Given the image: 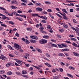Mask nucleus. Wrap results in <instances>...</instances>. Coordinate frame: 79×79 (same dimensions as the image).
I'll list each match as a JSON object with an SVG mask.
<instances>
[{"label": "nucleus", "instance_id": "nucleus-1", "mask_svg": "<svg viewBox=\"0 0 79 79\" xmlns=\"http://www.w3.org/2000/svg\"><path fill=\"white\" fill-rule=\"evenodd\" d=\"M47 40L45 39H42L40 41V43L41 44H46V43H47Z\"/></svg>", "mask_w": 79, "mask_h": 79}, {"label": "nucleus", "instance_id": "nucleus-2", "mask_svg": "<svg viewBox=\"0 0 79 79\" xmlns=\"http://www.w3.org/2000/svg\"><path fill=\"white\" fill-rule=\"evenodd\" d=\"M14 47H15V48L17 49V50H19V49H20V48H21V46L16 44H14Z\"/></svg>", "mask_w": 79, "mask_h": 79}, {"label": "nucleus", "instance_id": "nucleus-3", "mask_svg": "<svg viewBox=\"0 0 79 79\" xmlns=\"http://www.w3.org/2000/svg\"><path fill=\"white\" fill-rule=\"evenodd\" d=\"M0 59L2 60H6V57H5L3 55H1V56Z\"/></svg>", "mask_w": 79, "mask_h": 79}, {"label": "nucleus", "instance_id": "nucleus-4", "mask_svg": "<svg viewBox=\"0 0 79 79\" xmlns=\"http://www.w3.org/2000/svg\"><path fill=\"white\" fill-rule=\"evenodd\" d=\"M12 4H16V5H18V2L16 0H14L11 2Z\"/></svg>", "mask_w": 79, "mask_h": 79}, {"label": "nucleus", "instance_id": "nucleus-5", "mask_svg": "<svg viewBox=\"0 0 79 79\" xmlns=\"http://www.w3.org/2000/svg\"><path fill=\"white\" fill-rule=\"evenodd\" d=\"M30 38L33 39H35L36 40H38V37L35 36H31Z\"/></svg>", "mask_w": 79, "mask_h": 79}, {"label": "nucleus", "instance_id": "nucleus-6", "mask_svg": "<svg viewBox=\"0 0 79 79\" xmlns=\"http://www.w3.org/2000/svg\"><path fill=\"white\" fill-rule=\"evenodd\" d=\"M32 16H38V17H39L40 18H41V17L38 15V14H32Z\"/></svg>", "mask_w": 79, "mask_h": 79}, {"label": "nucleus", "instance_id": "nucleus-7", "mask_svg": "<svg viewBox=\"0 0 79 79\" xmlns=\"http://www.w3.org/2000/svg\"><path fill=\"white\" fill-rule=\"evenodd\" d=\"M36 10L37 11H42L43 10V9L42 8L40 7L37 8Z\"/></svg>", "mask_w": 79, "mask_h": 79}, {"label": "nucleus", "instance_id": "nucleus-8", "mask_svg": "<svg viewBox=\"0 0 79 79\" xmlns=\"http://www.w3.org/2000/svg\"><path fill=\"white\" fill-rule=\"evenodd\" d=\"M17 62H18L19 64H20V65H22L23 64V62L21 61L20 60H18L17 61Z\"/></svg>", "mask_w": 79, "mask_h": 79}, {"label": "nucleus", "instance_id": "nucleus-9", "mask_svg": "<svg viewBox=\"0 0 79 79\" xmlns=\"http://www.w3.org/2000/svg\"><path fill=\"white\" fill-rule=\"evenodd\" d=\"M43 38H44V39H47L49 38V36H47V35H44L43 36Z\"/></svg>", "mask_w": 79, "mask_h": 79}, {"label": "nucleus", "instance_id": "nucleus-10", "mask_svg": "<svg viewBox=\"0 0 79 79\" xmlns=\"http://www.w3.org/2000/svg\"><path fill=\"white\" fill-rule=\"evenodd\" d=\"M73 53L75 56H79V54L78 53H77L75 52H73Z\"/></svg>", "mask_w": 79, "mask_h": 79}, {"label": "nucleus", "instance_id": "nucleus-11", "mask_svg": "<svg viewBox=\"0 0 79 79\" xmlns=\"http://www.w3.org/2000/svg\"><path fill=\"white\" fill-rule=\"evenodd\" d=\"M36 49L38 52H39L40 53H42V50H41L39 48H36Z\"/></svg>", "mask_w": 79, "mask_h": 79}, {"label": "nucleus", "instance_id": "nucleus-12", "mask_svg": "<svg viewBox=\"0 0 79 79\" xmlns=\"http://www.w3.org/2000/svg\"><path fill=\"white\" fill-rule=\"evenodd\" d=\"M12 74H13V72H8L7 73V75H11Z\"/></svg>", "mask_w": 79, "mask_h": 79}, {"label": "nucleus", "instance_id": "nucleus-13", "mask_svg": "<svg viewBox=\"0 0 79 79\" xmlns=\"http://www.w3.org/2000/svg\"><path fill=\"white\" fill-rule=\"evenodd\" d=\"M10 8H12V9H16L17 8V7L15 6H11Z\"/></svg>", "mask_w": 79, "mask_h": 79}, {"label": "nucleus", "instance_id": "nucleus-14", "mask_svg": "<svg viewBox=\"0 0 79 79\" xmlns=\"http://www.w3.org/2000/svg\"><path fill=\"white\" fill-rule=\"evenodd\" d=\"M40 18H42L43 19H47V18L46 16H42L41 17H40Z\"/></svg>", "mask_w": 79, "mask_h": 79}, {"label": "nucleus", "instance_id": "nucleus-15", "mask_svg": "<svg viewBox=\"0 0 79 79\" xmlns=\"http://www.w3.org/2000/svg\"><path fill=\"white\" fill-rule=\"evenodd\" d=\"M45 64L46 65V66H48L49 67V68H50L51 67V65H50L48 63H45Z\"/></svg>", "mask_w": 79, "mask_h": 79}, {"label": "nucleus", "instance_id": "nucleus-16", "mask_svg": "<svg viewBox=\"0 0 79 79\" xmlns=\"http://www.w3.org/2000/svg\"><path fill=\"white\" fill-rule=\"evenodd\" d=\"M22 74H27V72L25 71H23L22 72Z\"/></svg>", "mask_w": 79, "mask_h": 79}, {"label": "nucleus", "instance_id": "nucleus-17", "mask_svg": "<svg viewBox=\"0 0 79 79\" xmlns=\"http://www.w3.org/2000/svg\"><path fill=\"white\" fill-rule=\"evenodd\" d=\"M63 18L64 19H68V18L66 17L65 15H64V16H63Z\"/></svg>", "mask_w": 79, "mask_h": 79}, {"label": "nucleus", "instance_id": "nucleus-18", "mask_svg": "<svg viewBox=\"0 0 79 79\" xmlns=\"http://www.w3.org/2000/svg\"><path fill=\"white\" fill-rule=\"evenodd\" d=\"M62 10L63 11V12H64V13H67V14H68V12H67L66 10L65 9H62Z\"/></svg>", "mask_w": 79, "mask_h": 79}, {"label": "nucleus", "instance_id": "nucleus-19", "mask_svg": "<svg viewBox=\"0 0 79 79\" xmlns=\"http://www.w3.org/2000/svg\"><path fill=\"white\" fill-rule=\"evenodd\" d=\"M73 45V46H74L75 47H77V44H75V43L73 42L72 44Z\"/></svg>", "mask_w": 79, "mask_h": 79}, {"label": "nucleus", "instance_id": "nucleus-20", "mask_svg": "<svg viewBox=\"0 0 79 79\" xmlns=\"http://www.w3.org/2000/svg\"><path fill=\"white\" fill-rule=\"evenodd\" d=\"M9 24H12V25L15 24V23H13V22L11 21H9Z\"/></svg>", "mask_w": 79, "mask_h": 79}, {"label": "nucleus", "instance_id": "nucleus-21", "mask_svg": "<svg viewBox=\"0 0 79 79\" xmlns=\"http://www.w3.org/2000/svg\"><path fill=\"white\" fill-rule=\"evenodd\" d=\"M53 79H59V77L58 76H55L53 77Z\"/></svg>", "mask_w": 79, "mask_h": 79}, {"label": "nucleus", "instance_id": "nucleus-22", "mask_svg": "<svg viewBox=\"0 0 79 79\" xmlns=\"http://www.w3.org/2000/svg\"><path fill=\"white\" fill-rule=\"evenodd\" d=\"M26 43L27 44H29V43H30V42H29V40H27V39H26Z\"/></svg>", "mask_w": 79, "mask_h": 79}, {"label": "nucleus", "instance_id": "nucleus-23", "mask_svg": "<svg viewBox=\"0 0 79 79\" xmlns=\"http://www.w3.org/2000/svg\"><path fill=\"white\" fill-rule=\"evenodd\" d=\"M3 16V17L2 18V19H6V16L4 15V16Z\"/></svg>", "mask_w": 79, "mask_h": 79}, {"label": "nucleus", "instance_id": "nucleus-24", "mask_svg": "<svg viewBox=\"0 0 79 79\" xmlns=\"http://www.w3.org/2000/svg\"><path fill=\"white\" fill-rule=\"evenodd\" d=\"M5 73V71L3 70H1L0 71V74H3Z\"/></svg>", "mask_w": 79, "mask_h": 79}, {"label": "nucleus", "instance_id": "nucleus-25", "mask_svg": "<svg viewBox=\"0 0 79 79\" xmlns=\"http://www.w3.org/2000/svg\"><path fill=\"white\" fill-rule=\"evenodd\" d=\"M45 3H46V4H50L51 3L50 2H47V1L45 2Z\"/></svg>", "mask_w": 79, "mask_h": 79}, {"label": "nucleus", "instance_id": "nucleus-26", "mask_svg": "<svg viewBox=\"0 0 79 79\" xmlns=\"http://www.w3.org/2000/svg\"><path fill=\"white\" fill-rule=\"evenodd\" d=\"M36 6H40L41 5V4L40 3H36L35 4Z\"/></svg>", "mask_w": 79, "mask_h": 79}, {"label": "nucleus", "instance_id": "nucleus-27", "mask_svg": "<svg viewBox=\"0 0 79 79\" xmlns=\"http://www.w3.org/2000/svg\"><path fill=\"white\" fill-rule=\"evenodd\" d=\"M67 75L69 76V77H73V75L70 74H67Z\"/></svg>", "mask_w": 79, "mask_h": 79}, {"label": "nucleus", "instance_id": "nucleus-28", "mask_svg": "<svg viewBox=\"0 0 79 79\" xmlns=\"http://www.w3.org/2000/svg\"><path fill=\"white\" fill-rule=\"evenodd\" d=\"M47 26H48L47 27V28H48V29H52V28L50 27L51 26L49 25H47Z\"/></svg>", "mask_w": 79, "mask_h": 79}, {"label": "nucleus", "instance_id": "nucleus-29", "mask_svg": "<svg viewBox=\"0 0 79 79\" xmlns=\"http://www.w3.org/2000/svg\"><path fill=\"white\" fill-rule=\"evenodd\" d=\"M0 9H1V10H6L4 8L2 7H0Z\"/></svg>", "mask_w": 79, "mask_h": 79}, {"label": "nucleus", "instance_id": "nucleus-30", "mask_svg": "<svg viewBox=\"0 0 79 79\" xmlns=\"http://www.w3.org/2000/svg\"><path fill=\"white\" fill-rule=\"evenodd\" d=\"M60 64L61 66H64V65H65V64L63 62H61L60 63Z\"/></svg>", "mask_w": 79, "mask_h": 79}, {"label": "nucleus", "instance_id": "nucleus-31", "mask_svg": "<svg viewBox=\"0 0 79 79\" xmlns=\"http://www.w3.org/2000/svg\"><path fill=\"white\" fill-rule=\"evenodd\" d=\"M27 30L28 31H31L32 30V28H27Z\"/></svg>", "mask_w": 79, "mask_h": 79}, {"label": "nucleus", "instance_id": "nucleus-32", "mask_svg": "<svg viewBox=\"0 0 79 79\" xmlns=\"http://www.w3.org/2000/svg\"><path fill=\"white\" fill-rule=\"evenodd\" d=\"M71 39L72 40H73V41H76V40H76V39L74 38H71Z\"/></svg>", "mask_w": 79, "mask_h": 79}, {"label": "nucleus", "instance_id": "nucleus-33", "mask_svg": "<svg viewBox=\"0 0 79 79\" xmlns=\"http://www.w3.org/2000/svg\"><path fill=\"white\" fill-rule=\"evenodd\" d=\"M8 15L10 16H13V13H12L11 14H8Z\"/></svg>", "mask_w": 79, "mask_h": 79}, {"label": "nucleus", "instance_id": "nucleus-34", "mask_svg": "<svg viewBox=\"0 0 79 79\" xmlns=\"http://www.w3.org/2000/svg\"><path fill=\"white\" fill-rule=\"evenodd\" d=\"M23 26H27V25L26 24V22H24L23 24Z\"/></svg>", "mask_w": 79, "mask_h": 79}, {"label": "nucleus", "instance_id": "nucleus-35", "mask_svg": "<svg viewBox=\"0 0 79 79\" xmlns=\"http://www.w3.org/2000/svg\"><path fill=\"white\" fill-rule=\"evenodd\" d=\"M59 31L60 32H63L64 31V30H63V29H60L59 30Z\"/></svg>", "mask_w": 79, "mask_h": 79}, {"label": "nucleus", "instance_id": "nucleus-36", "mask_svg": "<svg viewBox=\"0 0 79 79\" xmlns=\"http://www.w3.org/2000/svg\"><path fill=\"white\" fill-rule=\"evenodd\" d=\"M74 11V10L73 9H70V12H73Z\"/></svg>", "mask_w": 79, "mask_h": 79}, {"label": "nucleus", "instance_id": "nucleus-37", "mask_svg": "<svg viewBox=\"0 0 79 79\" xmlns=\"http://www.w3.org/2000/svg\"><path fill=\"white\" fill-rule=\"evenodd\" d=\"M6 65L7 67H9V66H10V64L9 63H8L6 64Z\"/></svg>", "mask_w": 79, "mask_h": 79}, {"label": "nucleus", "instance_id": "nucleus-38", "mask_svg": "<svg viewBox=\"0 0 79 79\" xmlns=\"http://www.w3.org/2000/svg\"><path fill=\"white\" fill-rule=\"evenodd\" d=\"M49 16H50V17H51V18L52 19H54V17H53V16H52V15H51V14H49Z\"/></svg>", "mask_w": 79, "mask_h": 79}, {"label": "nucleus", "instance_id": "nucleus-39", "mask_svg": "<svg viewBox=\"0 0 79 79\" xmlns=\"http://www.w3.org/2000/svg\"><path fill=\"white\" fill-rule=\"evenodd\" d=\"M59 70L60 71V72H63V69L61 68H59Z\"/></svg>", "mask_w": 79, "mask_h": 79}, {"label": "nucleus", "instance_id": "nucleus-40", "mask_svg": "<svg viewBox=\"0 0 79 79\" xmlns=\"http://www.w3.org/2000/svg\"><path fill=\"white\" fill-rule=\"evenodd\" d=\"M42 22L44 23H46V21L45 20H42L41 21Z\"/></svg>", "mask_w": 79, "mask_h": 79}, {"label": "nucleus", "instance_id": "nucleus-41", "mask_svg": "<svg viewBox=\"0 0 79 79\" xmlns=\"http://www.w3.org/2000/svg\"><path fill=\"white\" fill-rule=\"evenodd\" d=\"M33 66H34V67H35V68H36V69H40V68H39V67H37L34 65H33Z\"/></svg>", "mask_w": 79, "mask_h": 79}, {"label": "nucleus", "instance_id": "nucleus-42", "mask_svg": "<svg viewBox=\"0 0 79 79\" xmlns=\"http://www.w3.org/2000/svg\"><path fill=\"white\" fill-rule=\"evenodd\" d=\"M69 68L70 69H73V70L75 69H74V67H69Z\"/></svg>", "mask_w": 79, "mask_h": 79}, {"label": "nucleus", "instance_id": "nucleus-43", "mask_svg": "<svg viewBox=\"0 0 79 79\" xmlns=\"http://www.w3.org/2000/svg\"><path fill=\"white\" fill-rule=\"evenodd\" d=\"M67 2H76V1H67Z\"/></svg>", "mask_w": 79, "mask_h": 79}, {"label": "nucleus", "instance_id": "nucleus-44", "mask_svg": "<svg viewBox=\"0 0 79 79\" xmlns=\"http://www.w3.org/2000/svg\"><path fill=\"white\" fill-rule=\"evenodd\" d=\"M9 55L10 56V57H13L14 56L13 55H11V54H9Z\"/></svg>", "mask_w": 79, "mask_h": 79}, {"label": "nucleus", "instance_id": "nucleus-45", "mask_svg": "<svg viewBox=\"0 0 79 79\" xmlns=\"http://www.w3.org/2000/svg\"><path fill=\"white\" fill-rule=\"evenodd\" d=\"M15 35L17 37H19V34H18V33H16L15 34Z\"/></svg>", "mask_w": 79, "mask_h": 79}, {"label": "nucleus", "instance_id": "nucleus-46", "mask_svg": "<svg viewBox=\"0 0 79 79\" xmlns=\"http://www.w3.org/2000/svg\"><path fill=\"white\" fill-rule=\"evenodd\" d=\"M17 13H23V11L20 10H19L17 11Z\"/></svg>", "mask_w": 79, "mask_h": 79}, {"label": "nucleus", "instance_id": "nucleus-47", "mask_svg": "<svg viewBox=\"0 0 79 79\" xmlns=\"http://www.w3.org/2000/svg\"><path fill=\"white\" fill-rule=\"evenodd\" d=\"M22 76L24 77H28V76L26 75H22Z\"/></svg>", "mask_w": 79, "mask_h": 79}, {"label": "nucleus", "instance_id": "nucleus-48", "mask_svg": "<svg viewBox=\"0 0 79 79\" xmlns=\"http://www.w3.org/2000/svg\"><path fill=\"white\" fill-rule=\"evenodd\" d=\"M47 11H48V12H52V10L50 9H49L47 10Z\"/></svg>", "mask_w": 79, "mask_h": 79}, {"label": "nucleus", "instance_id": "nucleus-49", "mask_svg": "<svg viewBox=\"0 0 79 79\" xmlns=\"http://www.w3.org/2000/svg\"><path fill=\"white\" fill-rule=\"evenodd\" d=\"M69 37H74V35H69Z\"/></svg>", "mask_w": 79, "mask_h": 79}, {"label": "nucleus", "instance_id": "nucleus-50", "mask_svg": "<svg viewBox=\"0 0 79 79\" xmlns=\"http://www.w3.org/2000/svg\"><path fill=\"white\" fill-rule=\"evenodd\" d=\"M52 46L53 47H56V44H52Z\"/></svg>", "mask_w": 79, "mask_h": 79}, {"label": "nucleus", "instance_id": "nucleus-51", "mask_svg": "<svg viewBox=\"0 0 79 79\" xmlns=\"http://www.w3.org/2000/svg\"><path fill=\"white\" fill-rule=\"evenodd\" d=\"M63 53H59V54H58L59 56H63Z\"/></svg>", "mask_w": 79, "mask_h": 79}, {"label": "nucleus", "instance_id": "nucleus-52", "mask_svg": "<svg viewBox=\"0 0 79 79\" xmlns=\"http://www.w3.org/2000/svg\"><path fill=\"white\" fill-rule=\"evenodd\" d=\"M58 45L59 47H60V48H62L61 44H58Z\"/></svg>", "mask_w": 79, "mask_h": 79}, {"label": "nucleus", "instance_id": "nucleus-53", "mask_svg": "<svg viewBox=\"0 0 79 79\" xmlns=\"http://www.w3.org/2000/svg\"><path fill=\"white\" fill-rule=\"evenodd\" d=\"M40 29L41 30H44V27H42V26L41 27H40Z\"/></svg>", "mask_w": 79, "mask_h": 79}, {"label": "nucleus", "instance_id": "nucleus-54", "mask_svg": "<svg viewBox=\"0 0 79 79\" xmlns=\"http://www.w3.org/2000/svg\"><path fill=\"white\" fill-rule=\"evenodd\" d=\"M1 26H3V27H6V25L5 24H1Z\"/></svg>", "mask_w": 79, "mask_h": 79}, {"label": "nucleus", "instance_id": "nucleus-55", "mask_svg": "<svg viewBox=\"0 0 79 79\" xmlns=\"http://www.w3.org/2000/svg\"><path fill=\"white\" fill-rule=\"evenodd\" d=\"M65 42H66L67 43H69V44H71V43L69 41H65Z\"/></svg>", "mask_w": 79, "mask_h": 79}, {"label": "nucleus", "instance_id": "nucleus-56", "mask_svg": "<svg viewBox=\"0 0 79 79\" xmlns=\"http://www.w3.org/2000/svg\"><path fill=\"white\" fill-rule=\"evenodd\" d=\"M71 28L72 29H73V30H74V31H76V29H75V28H74V27H71Z\"/></svg>", "mask_w": 79, "mask_h": 79}, {"label": "nucleus", "instance_id": "nucleus-57", "mask_svg": "<svg viewBox=\"0 0 79 79\" xmlns=\"http://www.w3.org/2000/svg\"><path fill=\"white\" fill-rule=\"evenodd\" d=\"M65 49V52H69V49L68 48L64 49Z\"/></svg>", "mask_w": 79, "mask_h": 79}, {"label": "nucleus", "instance_id": "nucleus-58", "mask_svg": "<svg viewBox=\"0 0 79 79\" xmlns=\"http://www.w3.org/2000/svg\"><path fill=\"white\" fill-rule=\"evenodd\" d=\"M28 5H33V4H32V2H30L28 4Z\"/></svg>", "mask_w": 79, "mask_h": 79}, {"label": "nucleus", "instance_id": "nucleus-59", "mask_svg": "<svg viewBox=\"0 0 79 79\" xmlns=\"http://www.w3.org/2000/svg\"><path fill=\"white\" fill-rule=\"evenodd\" d=\"M22 2H25L26 3H27V1L26 0H21Z\"/></svg>", "mask_w": 79, "mask_h": 79}, {"label": "nucleus", "instance_id": "nucleus-60", "mask_svg": "<svg viewBox=\"0 0 79 79\" xmlns=\"http://www.w3.org/2000/svg\"><path fill=\"white\" fill-rule=\"evenodd\" d=\"M64 28H68V25H66L64 26Z\"/></svg>", "mask_w": 79, "mask_h": 79}, {"label": "nucleus", "instance_id": "nucleus-61", "mask_svg": "<svg viewBox=\"0 0 79 79\" xmlns=\"http://www.w3.org/2000/svg\"><path fill=\"white\" fill-rule=\"evenodd\" d=\"M16 74H17V75H21V73H18V72H16Z\"/></svg>", "mask_w": 79, "mask_h": 79}, {"label": "nucleus", "instance_id": "nucleus-62", "mask_svg": "<svg viewBox=\"0 0 79 79\" xmlns=\"http://www.w3.org/2000/svg\"><path fill=\"white\" fill-rule=\"evenodd\" d=\"M73 22L74 23H77L76 22V21L75 19H73Z\"/></svg>", "mask_w": 79, "mask_h": 79}, {"label": "nucleus", "instance_id": "nucleus-63", "mask_svg": "<svg viewBox=\"0 0 79 79\" xmlns=\"http://www.w3.org/2000/svg\"><path fill=\"white\" fill-rule=\"evenodd\" d=\"M32 12V10H29L28 11V13H31V12Z\"/></svg>", "mask_w": 79, "mask_h": 79}, {"label": "nucleus", "instance_id": "nucleus-64", "mask_svg": "<svg viewBox=\"0 0 79 79\" xmlns=\"http://www.w3.org/2000/svg\"><path fill=\"white\" fill-rule=\"evenodd\" d=\"M76 30H77V31H78V32H79V28H78V27H76Z\"/></svg>", "mask_w": 79, "mask_h": 79}]
</instances>
